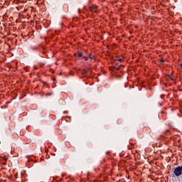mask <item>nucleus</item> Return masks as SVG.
<instances>
[{"instance_id":"7ed1b4c3","label":"nucleus","mask_w":182,"mask_h":182,"mask_svg":"<svg viewBox=\"0 0 182 182\" xmlns=\"http://www.w3.org/2000/svg\"><path fill=\"white\" fill-rule=\"evenodd\" d=\"M83 58L86 61L90 60V62H95V55H90L89 56L83 57Z\"/></svg>"},{"instance_id":"f03ea898","label":"nucleus","mask_w":182,"mask_h":182,"mask_svg":"<svg viewBox=\"0 0 182 182\" xmlns=\"http://www.w3.org/2000/svg\"><path fill=\"white\" fill-rule=\"evenodd\" d=\"M89 10L92 14H98V12H99V10L97 9V6H96L95 4H92L91 6H90Z\"/></svg>"},{"instance_id":"0eeeda50","label":"nucleus","mask_w":182,"mask_h":182,"mask_svg":"<svg viewBox=\"0 0 182 182\" xmlns=\"http://www.w3.org/2000/svg\"><path fill=\"white\" fill-rule=\"evenodd\" d=\"M160 62H165L164 59H161Z\"/></svg>"},{"instance_id":"1a4fd4ad","label":"nucleus","mask_w":182,"mask_h":182,"mask_svg":"<svg viewBox=\"0 0 182 182\" xmlns=\"http://www.w3.org/2000/svg\"><path fill=\"white\" fill-rule=\"evenodd\" d=\"M85 72L86 73V72H87V70H85Z\"/></svg>"},{"instance_id":"20e7f679","label":"nucleus","mask_w":182,"mask_h":182,"mask_svg":"<svg viewBox=\"0 0 182 182\" xmlns=\"http://www.w3.org/2000/svg\"><path fill=\"white\" fill-rule=\"evenodd\" d=\"M1 161H3L2 164H6V161H7L6 158H1Z\"/></svg>"},{"instance_id":"423d86ee","label":"nucleus","mask_w":182,"mask_h":182,"mask_svg":"<svg viewBox=\"0 0 182 182\" xmlns=\"http://www.w3.org/2000/svg\"><path fill=\"white\" fill-rule=\"evenodd\" d=\"M117 61L122 63V62H123V59L122 58H119V59H117Z\"/></svg>"},{"instance_id":"39448f33","label":"nucleus","mask_w":182,"mask_h":182,"mask_svg":"<svg viewBox=\"0 0 182 182\" xmlns=\"http://www.w3.org/2000/svg\"><path fill=\"white\" fill-rule=\"evenodd\" d=\"M82 56H83V53H78V58H82Z\"/></svg>"},{"instance_id":"f257e3e1","label":"nucleus","mask_w":182,"mask_h":182,"mask_svg":"<svg viewBox=\"0 0 182 182\" xmlns=\"http://www.w3.org/2000/svg\"><path fill=\"white\" fill-rule=\"evenodd\" d=\"M173 174L176 177H180L182 175V166L176 167L173 171Z\"/></svg>"},{"instance_id":"6e6552de","label":"nucleus","mask_w":182,"mask_h":182,"mask_svg":"<svg viewBox=\"0 0 182 182\" xmlns=\"http://www.w3.org/2000/svg\"><path fill=\"white\" fill-rule=\"evenodd\" d=\"M180 66L182 68V62L180 63Z\"/></svg>"}]
</instances>
